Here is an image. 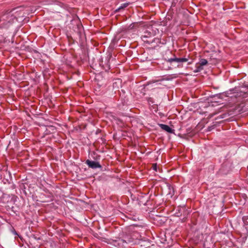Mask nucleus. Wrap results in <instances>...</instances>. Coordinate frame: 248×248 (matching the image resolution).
I'll use <instances>...</instances> for the list:
<instances>
[{"mask_svg": "<svg viewBox=\"0 0 248 248\" xmlns=\"http://www.w3.org/2000/svg\"><path fill=\"white\" fill-rule=\"evenodd\" d=\"M23 11L22 7H17L0 14V28H10L17 21L18 18L22 19L25 16Z\"/></svg>", "mask_w": 248, "mask_h": 248, "instance_id": "obj_1", "label": "nucleus"}, {"mask_svg": "<svg viewBox=\"0 0 248 248\" xmlns=\"http://www.w3.org/2000/svg\"><path fill=\"white\" fill-rule=\"evenodd\" d=\"M141 236L137 232H133L129 234H125L123 236V238L119 239L118 246L120 248H123L125 247L126 244L133 245L136 243L138 240L141 239Z\"/></svg>", "mask_w": 248, "mask_h": 248, "instance_id": "obj_2", "label": "nucleus"}, {"mask_svg": "<svg viewBox=\"0 0 248 248\" xmlns=\"http://www.w3.org/2000/svg\"><path fill=\"white\" fill-rule=\"evenodd\" d=\"M86 163L88 165V166L89 167H90L92 169L101 168V166L99 164V163L96 161H91V160L88 159L86 160Z\"/></svg>", "mask_w": 248, "mask_h": 248, "instance_id": "obj_3", "label": "nucleus"}, {"mask_svg": "<svg viewBox=\"0 0 248 248\" xmlns=\"http://www.w3.org/2000/svg\"><path fill=\"white\" fill-rule=\"evenodd\" d=\"M188 61V59L185 58H170L169 59L168 61L170 62H186Z\"/></svg>", "mask_w": 248, "mask_h": 248, "instance_id": "obj_4", "label": "nucleus"}, {"mask_svg": "<svg viewBox=\"0 0 248 248\" xmlns=\"http://www.w3.org/2000/svg\"><path fill=\"white\" fill-rule=\"evenodd\" d=\"M160 126L164 130H165L170 133H172L173 130L168 125L161 124H160Z\"/></svg>", "mask_w": 248, "mask_h": 248, "instance_id": "obj_5", "label": "nucleus"}, {"mask_svg": "<svg viewBox=\"0 0 248 248\" xmlns=\"http://www.w3.org/2000/svg\"><path fill=\"white\" fill-rule=\"evenodd\" d=\"M128 5V3H125L122 4L121 6H120L119 8H118L117 9H116L115 10V13L119 12L121 10L124 9L125 8L127 7Z\"/></svg>", "mask_w": 248, "mask_h": 248, "instance_id": "obj_6", "label": "nucleus"}, {"mask_svg": "<svg viewBox=\"0 0 248 248\" xmlns=\"http://www.w3.org/2000/svg\"><path fill=\"white\" fill-rule=\"evenodd\" d=\"M203 66L201 65V64L199 62L196 64V69L194 70V72L195 73L200 72L203 70Z\"/></svg>", "mask_w": 248, "mask_h": 248, "instance_id": "obj_7", "label": "nucleus"}, {"mask_svg": "<svg viewBox=\"0 0 248 248\" xmlns=\"http://www.w3.org/2000/svg\"><path fill=\"white\" fill-rule=\"evenodd\" d=\"M199 63L201 64V65L203 66L208 63V62L206 59H202L200 61Z\"/></svg>", "mask_w": 248, "mask_h": 248, "instance_id": "obj_8", "label": "nucleus"}, {"mask_svg": "<svg viewBox=\"0 0 248 248\" xmlns=\"http://www.w3.org/2000/svg\"><path fill=\"white\" fill-rule=\"evenodd\" d=\"M144 33L145 34L143 36L145 37H148L151 36V33L149 31H146Z\"/></svg>", "mask_w": 248, "mask_h": 248, "instance_id": "obj_9", "label": "nucleus"}, {"mask_svg": "<svg viewBox=\"0 0 248 248\" xmlns=\"http://www.w3.org/2000/svg\"><path fill=\"white\" fill-rule=\"evenodd\" d=\"M153 168L154 170L156 171V164H153Z\"/></svg>", "mask_w": 248, "mask_h": 248, "instance_id": "obj_10", "label": "nucleus"}]
</instances>
